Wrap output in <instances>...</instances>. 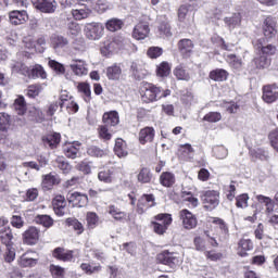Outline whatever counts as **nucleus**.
I'll use <instances>...</instances> for the list:
<instances>
[{
	"instance_id": "ddd939ff",
	"label": "nucleus",
	"mask_w": 278,
	"mask_h": 278,
	"mask_svg": "<svg viewBox=\"0 0 278 278\" xmlns=\"http://www.w3.org/2000/svg\"><path fill=\"white\" fill-rule=\"evenodd\" d=\"M40 239V230L34 226L29 227L24 233H23V240L25 244H28L33 247L38 242Z\"/></svg>"
},
{
	"instance_id": "13d9d810",
	"label": "nucleus",
	"mask_w": 278,
	"mask_h": 278,
	"mask_svg": "<svg viewBox=\"0 0 278 278\" xmlns=\"http://www.w3.org/2000/svg\"><path fill=\"white\" fill-rule=\"evenodd\" d=\"M236 207L244 210V207H249V194L242 193L236 198Z\"/></svg>"
},
{
	"instance_id": "4d7b16f0",
	"label": "nucleus",
	"mask_w": 278,
	"mask_h": 278,
	"mask_svg": "<svg viewBox=\"0 0 278 278\" xmlns=\"http://www.w3.org/2000/svg\"><path fill=\"white\" fill-rule=\"evenodd\" d=\"M222 119L223 115L220 114V112H208L203 117V121H205L206 123H218Z\"/></svg>"
},
{
	"instance_id": "7c9ffc66",
	"label": "nucleus",
	"mask_w": 278,
	"mask_h": 278,
	"mask_svg": "<svg viewBox=\"0 0 278 278\" xmlns=\"http://www.w3.org/2000/svg\"><path fill=\"white\" fill-rule=\"evenodd\" d=\"M212 223L219 228L222 240H227V238H229V227L227 226L225 220L218 217H214Z\"/></svg>"
},
{
	"instance_id": "f03ea898",
	"label": "nucleus",
	"mask_w": 278,
	"mask_h": 278,
	"mask_svg": "<svg viewBox=\"0 0 278 278\" xmlns=\"http://www.w3.org/2000/svg\"><path fill=\"white\" fill-rule=\"evenodd\" d=\"M201 201L204 208L212 212V210H216L220 203V193L216 190L204 191L201 195Z\"/></svg>"
},
{
	"instance_id": "603ef678",
	"label": "nucleus",
	"mask_w": 278,
	"mask_h": 278,
	"mask_svg": "<svg viewBox=\"0 0 278 278\" xmlns=\"http://www.w3.org/2000/svg\"><path fill=\"white\" fill-rule=\"evenodd\" d=\"M76 169L84 173V175H90L92 173V162L85 160L76 165Z\"/></svg>"
},
{
	"instance_id": "680f3d73",
	"label": "nucleus",
	"mask_w": 278,
	"mask_h": 278,
	"mask_svg": "<svg viewBox=\"0 0 278 278\" xmlns=\"http://www.w3.org/2000/svg\"><path fill=\"white\" fill-rule=\"evenodd\" d=\"M116 49V41H106L104 42V47L101 48L102 55H110L111 53H114V50Z\"/></svg>"
},
{
	"instance_id": "f704fd0d",
	"label": "nucleus",
	"mask_w": 278,
	"mask_h": 278,
	"mask_svg": "<svg viewBox=\"0 0 278 278\" xmlns=\"http://www.w3.org/2000/svg\"><path fill=\"white\" fill-rule=\"evenodd\" d=\"M179 154L184 160H192L194 157V148L190 143L181 144L179 147Z\"/></svg>"
},
{
	"instance_id": "1a4fd4ad",
	"label": "nucleus",
	"mask_w": 278,
	"mask_h": 278,
	"mask_svg": "<svg viewBox=\"0 0 278 278\" xmlns=\"http://www.w3.org/2000/svg\"><path fill=\"white\" fill-rule=\"evenodd\" d=\"M9 21L11 25H25L29 21V15L26 10H13L9 13Z\"/></svg>"
},
{
	"instance_id": "c85d7f7f",
	"label": "nucleus",
	"mask_w": 278,
	"mask_h": 278,
	"mask_svg": "<svg viewBox=\"0 0 278 278\" xmlns=\"http://www.w3.org/2000/svg\"><path fill=\"white\" fill-rule=\"evenodd\" d=\"M26 77L29 79H38V77L47 79V72H45V68L41 65H35L31 70L28 68Z\"/></svg>"
},
{
	"instance_id": "cd10ccee",
	"label": "nucleus",
	"mask_w": 278,
	"mask_h": 278,
	"mask_svg": "<svg viewBox=\"0 0 278 278\" xmlns=\"http://www.w3.org/2000/svg\"><path fill=\"white\" fill-rule=\"evenodd\" d=\"M78 92L81 94L86 103H90L92 100V91L90 90V85L87 83H79L77 86Z\"/></svg>"
},
{
	"instance_id": "37998d69",
	"label": "nucleus",
	"mask_w": 278,
	"mask_h": 278,
	"mask_svg": "<svg viewBox=\"0 0 278 278\" xmlns=\"http://www.w3.org/2000/svg\"><path fill=\"white\" fill-rule=\"evenodd\" d=\"M90 14H92V11H90V9L87 8L72 10V15L75 18V21H84V18H88Z\"/></svg>"
},
{
	"instance_id": "3c124183",
	"label": "nucleus",
	"mask_w": 278,
	"mask_h": 278,
	"mask_svg": "<svg viewBox=\"0 0 278 278\" xmlns=\"http://www.w3.org/2000/svg\"><path fill=\"white\" fill-rule=\"evenodd\" d=\"M80 269L86 275H94V273H101V265L92 266L90 263H81Z\"/></svg>"
},
{
	"instance_id": "9d476101",
	"label": "nucleus",
	"mask_w": 278,
	"mask_h": 278,
	"mask_svg": "<svg viewBox=\"0 0 278 278\" xmlns=\"http://www.w3.org/2000/svg\"><path fill=\"white\" fill-rule=\"evenodd\" d=\"M262 99L265 103H275L278 99V87L276 85L264 86Z\"/></svg>"
},
{
	"instance_id": "f8f14e48",
	"label": "nucleus",
	"mask_w": 278,
	"mask_h": 278,
	"mask_svg": "<svg viewBox=\"0 0 278 278\" xmlns=\"http://www.w3.org/2000/svg\"><path fill=\"white\" fill-rule=\"evenodd\" d=\"M155 205V197L153 194H143L138 202L137 212L138 214H144L149 207Z\"/></svg>"
},
{
	"instance_id": "412c9836",
	"label": "nucleus",
	"mask_w": 278,
	"mask_h": 278,
	"mask_svg": "<svg viewBox=\"0 0 278 278\" xmlns=\"http://www.w3.org/2000/svg\"><path fill=\"white\" fill-rule=\"evenodd\" d=\"M178 49L184 58H190L194 49V43L190 39H181L178 41Z\"/></svg>"
},
{
	"instance_id": "a18cd8bd",
	"label": "nucleus",
	"mask_w": 278,
	"mask_h": 278,
	"mask_svg": "<svg viewBox=\"0 0 278 278\" xmlns=\"http://www.w3.org/2000/svg\"><path fill=\"white\" fill-rule=\"evenodd\" d=\"M160 184L165 188H170L175 184V175L170 172H164L160 177Z\"/></svg>"
},
{
	"instance_id": "79ce46f5",
	"label": "nucleus",
	"mask_w": 278,
	"mask_h": 278,
	"mask_svg": "<svg viewBox=\"0 0 278 278\" xmlns=\"http://www.w3.org/2000/svg\"><path fill=\"white\" fill-rule=\"evenodd\" d=\"M52 47L56 51H60L61 49H65V47H68V39H66L64 36H54L52 38Z\"/></svg>"
},
{
	"instance_id": "a878e982",
	"label": "nucleus",
	"mask_w": 278,
	"mask_h": 278,
	"mask_svg": "<svg viewBox=\"0 0 278 278\" xmlns=\"http://www.w3.org/2000/svg\"><path fill=\"white\" fill-rule=\"evenodd\" d=\"M224 23L231 31L232 29H236V27H240V23H242V15H240V13H235L231 16L225 17Z\"/></svg>"
},
{
	"instance_id": "a211bd4d",
	"label": "nucleus",
	"mask_w": 278,
	"mask_h": 278,
	"mask_svg": "<svg viewBox=\"0 0 278 278\" xmlns=\"http://www.w3.org/2000/svg\"><path fill=\"white\" fill-rule=\"evenodd\" d=\"M156 25L161 36H172L170 24L168 23V17H166V15H159L156 17Z\"/></svg>"
},
{
	"instance_id": "8fccbe9b",
	"label": "nucleus",
	"mask_w": 278,
	"mask_h": 278,
	"mask_svg": "<svg viewBox=\"0 0 278 278\" xmlns=\"http://www.w3.org/2000/svg\"><path fill=\"white\" fill-rule=\"evenodd\" d=\"M54 164L56 168H60V170H62V173H64L65 175L68 174V172L73 168L68 161L64 160V157H58Z\"/></svg>"
},
{
	"instance_id": "6e6552de",
	"label": "nucleus",
	"mask_w": 278,
	"mask_h": 278,
	"mask_svg": "<svg viewBox=\"0 0 278 278\" xmlns=\"http://www.w3.org/2000/svg\"><path fill=\"white\" fill-rule=\"evenodd\" d=\"M67 201L73 207H86L88 205V195L81 192H70L67 193Z\"/></svg>"
},
{
	"instance_id": "bb28decb",
	"label": "nucleus",
	"mask_w": 278,
	"mask_h": 278,
	"mask_svg": "<svg viewBox=\"0 0 278 278\" xmlns=\"http://www.w3.org/2000/svg\"><path fill=\"white\" fill-rule=\"evenodd\" d=\"M0 240L5 247H12V240H14V235H12V228H10V226L4 227L0 230Z\"/></svg>"
},
{
	"instance_id": "f257e3e1",
	"label": "nucleus",
	"mask_w": 278,
	"mask_h": 278,
	"mask_svg": "<svg viewBox=\"0 0 278 278\" xmlns=\"http://www.w3.org/2000/svg\"><path fill=\"white\" fill-rule=\"evenodd\" d=\"M170 97V89H163L154 84L146 83L141 93V100L143 103H155L160 99H166Z\"/></svg>"
},
{
	"instance_id": "de8ad7c7",
	"label": "nucleus",
	"mask_w": 278,
	"mask_h": 278,
	"mask_svg": "<svg viewBox=\"0 0 278 278\" xmlns=\"http://www.w3.org/2000/svg\"><path fill=\"white\" fill-rule=\"evenodd\" d=\"M239 248L243 251L239 252L241 257L247 256V251H253V241L251 239H241L239 241Z\"/></svg>"
},
{
	"instance_id": "5701e85b",
	"label": "nucleus",
	"mask_w": 278,
	"mask_h": 278,
	"mask_svg": "<svg viewBox=\"0 0 278 278\" xmlns=\"http://www.w3.org/2000/svg\"><path fill=\"white\" fill-rule=\"evenodd\" d=\"M108 214L114 218V220H118L123 223V220H127V213L123 212L118 206L111 204L106 210Z\"/></svg>"
},
{
	"instance_id": "c03bdc74",
	"label": "nucleus",
	"mask_w": 278,
	"mask_h": 278,
	"mask_svg": "<svg viewBox=\"0 0 278 278\" xmlns=\"http://www.w3.org/2000/svg\"><path fill=\"white\" fill-rule=\"evenodd\" d=\"M34 220L37 225H42L47 229L53 227V218L49 215H37Z\"/></svg>"
},
{
	"instance_id": "4c0bfd02",
	"label": "nucleus",
	"mask_w": 278,
	"mask_h": 278,
	"mask_svg": "<svg viewBox=\"0 0 278 278\" xmlns=\"http://www.w3.org/2000/svg\"><path fill=\"white\" fill-rule=\"evenodd\" d=\"M227 77H229V73L223 68L213 70L210 73V79L213 81H227Z\"/></svg>"
},
{
	"instance_id": "20e7f679",
	"label": "nucleus",
	"mask_w": 278,
	"mask_h": 278,
	"mask_svg": "<svg viewBox=\"0 0 278 278\" xmlns=\"http://www.w3.org/2000/svg\"><path fill=\"white\" fill-rule=\"evenodd\" d=\"M35 10L42 14H54L58 10V1L55 0H30Z\"/></svg>"
},
{
	"instance_id": "f3484780",
	"label": "nucleus",
	"mask_w": 278,
	"mask_h": 278,
	"mask_svg": "<svg viewBox=\"0 0 278 278\" xmlns=\"http://www.w3.org/2000/svg\"><path fill=\"white\" fill-rule=\"evenodd\" d=\"M70 67L74 75H77V77H84L88 75V65H86V62L81 60H74Z\"/></svg>"
},
{
	"instance_id": "72a5a7b5",
	"label": "nucleus",
	"mask_w": 278,
	"mask_h": 278,
	"mask_svg": "<svg viewBox=\"0 0 278 278\" xmlns=\"http://www.w3.org/2000/svg\"><path fill=\"white\" fill-rule=\"evenodd\" d=\"M13 108L18 116H23L25 112H27V103L25 102V98L23 96H18L14 101Z\"/></svg>"
},
{
	"instance_id": "dca6fc26",
	"label": "nucleus",
	"mask_w": 278,
	"mask_h": 278,
	"mask_svg": "<svg viewBox=\"0 0 278 278\" xmlns=\"http://www.w3.org/2000/svg\"><path fill=\"white\" fill-rule=\"evenodd\" d=\"M34 255H36L34 252L24 253L18 260L20 266L22 268H34L38 264V258L34 257Z\"/></svg>"
},
{
	"instance_id": "5fc2aeb1",
	"label": "nucleus",
	"mask_w": 278,
	"mask_h": 278,
	"mask_svg": "<svg viewBox=\"0 0 278 278\" xmlns=\"http://www.w3.org/2000/svg\"><path fill=\"white\" fill-rule=\"evenodd\" d=\"M254 64L256 68H268L270 66V59L263 54L254 59Z\"/></svg>"
},
{
	"instance_id": "39448f33",
	"label": "nucleus",
	"mask_w": 278,
	"mask_h": 278,
	"mask_svg": "<svg viewBox=\"0 0 278 278\" xmlns=\"http://www.w3.org/2000/svg\"><path fill=\"white\" fill-rule=\"evenodd\" d=\"M157 262L160 264H164L165 266H169V268H177L179 264H181V260H179V255L175 252L163 251L157 255Z\"/></svg>"
},
{
	"instance_id": "6ab92c4d",
	"label": "nucleus",
	"mask_w": 278,
	"mask_h": 278,
	"mask_svg": "<svg viewBox=\"0 0 278 278\" xmlns=\"http://www.w3.org/2000/svg\"><path fill=\"white\" fill-rule=\"evenodd\" d=\"M52 205L56 216H64V214H66V198H64V195H56L52 200Z\"/></svg>"
},
{
	"instance_id": "69168bd1",
	"label": "nucleus",
	"mask_w": 278,
	"mask_h": 278,
	"mask_svg": "<svg viewBox=\"0 0 278 278\" xmlns=\"http://www.w3.org/2000/svg\"><path fill=\"white\" fill-rule=\"evenodd\" d=\"M24 47L25 49H28V51L38 52V48L36 47V40L31 37H25L24 40Z\"/></svg>"
},
{
	"instance_id": "bf43d9fd",
	"label": "nucleus",
	"mask_w": 278,
	"mask_h": 278,
	"mask_svg": "<svg viewBox=\"0 0 278 278\" xmlns=\"http://www.w3.org/2000/svg\"><path fill=\"white\" fill-rule=\"evenodd\" d=\"M87 154L90 155V157H103L105 151L97 146H91L87 149Z\"/></svg>"
},
{
	"instance_id": "b1692460",
	"label": "nucleus",
	"mask_w": 278,
	"mask_h": 278,
	"mask_svg": "<svg viewBox=\"0 0 278 278\" xmlns=\"http://www.w3.org/2000/svg\"><path fill=\"white\" fill-rule=\"evenodd\" d=\"M164 223L165 225L157 224V222H152L154 233H157L159 236H164V233H166V231L168 230V227H170V225L173 224V217L167 216L164 219Z\"/></svg>"
},
{
	"instance_id": "e2e57ef3",
	"label": "nucleus",
	"mask_w": 278,
	"mask_h": 278,
	"mask_svg": "<svg viewBox=\"0 0 278 278\" xmlns=\"http://www.w3.org/2000/svg\"><path fill=\"white\" fill-rule=\"evenodd\" d=\"M66 224L73 227L75 231H78V233H84V225L76 218H67Z\"/></svg>"
},
{
	"instance_id": "4468645a",
	"label": "nucleus",
	"mask_w": 278,
	"mask_h": 278,
	"mask_svg": "<svg viewBox=\"0 0 278 278\" xmlns=\"http://www.w3.org/2000/svg\"><path fill=\"white\" fill-rule=\"evenodd\" d=\"M149 31H151L149 24L141 22L134 27L132 38L135 40H144L149 36Z\"/></svg>"
},
{
	"instance_id": "ea45409f",
	"label": "nucleus",
	"mask_w": 278,
	"mask_h": 278,
	"mask_svg": "<svg viewBox=\"0 0 278 278\" xmlns=\"http://www.w3.org/2000/svg\"><path fill=\"white\" fill-rule=\"evenodd\" d=\"M170 75V64L166 61H163L161 64L156 66V77H168Z\"/></svg>"
},
{
	"instance_id": "e433bc0d",
	"label": "nucleus",
	"mask_w": 278,
	"mask_h": 278,
	"mask_svg": "<svg viewBox=\"0 0 278 278\" xmlns=\"http://www.w3.org/2000/svg\"><path fill=\"white\" fill-rule=\"evenodd\" d=\"M255 199L257 203H261V205H265V214L266 212H271L275 207V201H273V199H270L269 197L257 194L255 195Z\"/></svg>"
},
{
	"instance_id": "49530a36",
	"label": "nucleus",
	"mask_w": 278,
	"mask_h": 278,
	"mask_svg": "<svg viewBox=\"0 0 278 278\" xmlns=\"http://www.w3.org/2000/svg\"><path fill=\"white\" fill-rule=\"evenodd\" d=\"M12 73H18L20 75H23L24 77H27L29 75V67L27 65L21 63V62H14L11 65Z\"/></svg>"
},
{
	"instance_id": "7ed1b4c3",
	"label": "nucleus",
	"mask_w": 278,
	"mask_h": 278,
	"mask_svg": "<svg viewBox=\"0 0 278 278\" xmlns=\"http://www.w3.org/2000/svg\"><path fill=\"white\" fill-rule=\"evenodd\" d=\"M263 34L268 41L277 38V20L273 16H267L263 22Z\"/></svg>"
},
{
	"instance_id": "6e6d98bb",
	"label": "nucleus",
	"mask_w": 278,
	"mask_h": 278,
	"mask_svg": "<svg viewBox=\"0 0 278 278\" xmlns=\"http://www.w3.org/2000/svg\"><path fill=\"white\" fill-rule=\"evenodd\" d=\"M130 71L134 75V77H136V79H144V75H147V72L140 68V65H138V63L132 62L130 65Z\"/></svg>"
},
{
	"instance_id": "58836bf2",
	"label": "nucleus",
	"mask_w": 278,
	"mask_h": 278,
	"mask_svg": "<svg viewBox=\"0 0 278 278\" xmlns=\"http://www.w3.org/2000/svg\"><path fill=\"white\" fill-rule=\"evenodd\" d=\"M139 184H151V179H153V174H151V169L147 167H142L137 176Z\"/></svg>"
},
{
	"instance_id": "052dcab7",
	"label": "nucleus",
	"mask_w": 278,
	"mask_h": 278,
	"mask_svg": "<svg viewBox=\"0 0 278 278\" xmlns=\"http://www.w3.org/2000/svg\"><path fill=\"white\" fill-rule=\"evenodd\" d=\"M48 64L50 68H52V71H55V73H59L60 75H64V73H66V68L64 67V64L55 60H50Z\"/></svg>"
},
{
	"instance_id": "2eb2a0df",
	"label": "nucleus",
	"mask_w": 278,
	"mask_h": 278,
	"mask_svg": "<svg viewBox=\"0 0 278 278\" xmlns=\"http://www.w3.org/2000/svg\"><path fill=\"white\" fill-rule=\"evenodd\" d=\"M155 140V128L147 126L139 131L140 144H147Z\"/></svg>"
},
{
	"instance_id": "4be33fe9",
	"label": "nucleus",
	"mask_w": 278,
	"mask_h": 278,
	"mask_svg": "<svg viewBox=\"0 0 278 278\" xmlns=\"http://www.w3.org/2000/svg\"><path fill=\"white\" fill-rule=\"evenodd\" d=\"M102 121L106 127H116L121 123V117L118 116V112L111 111L103 114Z\"/></svg>"
},
{
	"instance_id": "774afa93",
	"label": "nucleus",
	"mask_w": 278,
	"mask_h": 278,
	"mask_svg": "<svg viewBox=\"0 0 278 278\" xmlns=\"http://www.w3.org/2000/svg\"><path fill=\"white\" fill-rule=\"evenodd\" d=\"M269 141L273 149H275V151L278 152V129H275L271 132H269Z\"/></svg>"
},
{
	"instance_id": "0eeeda50",
	"label": "nucleus",
	"mask_w": 278,
	"mask_h": 278,
	"mask_svg": "<svg viewBox=\"0 0 278 278\" xmlns=\"http://www.w3.org/2000/svg\"><path fill=\"white\" fill-rule=\"evenodd\" d=\"M179 218L182 223L184 229H194L198 225L197 216L187 208H184L179 212Z\"/></svg>"
},
{
	"instance_id": "c756f323",
	"label": "nucleus",
	"mask_w": 278,
	"mask_h": 278,
	"mask_svg": "<svg viewBox=\"0 0 278 278\" xmlns=\"http://www.w3.org/2000/svg\"><path fill=\"white\" fill-rule=\"evenodd\" d=\"M56 184H60L58 179V175L55 174H47L43 176L42 179V189L43 190H51Z\"/></svg>"
},
{
	"instance_id": "423d86ee",
	"label": "nucleus",
	"mask_w": 278,
	"mask_h": 278,
	"mask_svg": "<svg viewBox=\"0 0 278 278\" xmlns=\"http://www.w3.org/2000/svg\"><path fill=\"white\" fill-rule=\"evenodd\" d=\"M85 34L88 40H99L103 36V26L97 22L85 25Z\"/></svg>"
},
{
	"instance_id": "393cba45",
	"label": "nucleus",
	"mask_w": 278,
	"mask_h": 278,
	"mask_svg": "<svg viewBox=\"0 0 278 278\" xmlns=\"http://www.w3.org/2000/svg\"><path fill=\"white\" fill-rule=\"evenodd\" d=\"M53 257L61 260V262H72L73 261V251H65L63 248H55L53 251Z\"/></svg>"
},
{
	"instance_id": "0e129e2a",
	"label": "nucleus",
	"mask_w": 278,
	"mask_h": 278,
	"mask_svg": "<svg viewBox=\"0 0 278 278\" xmlns=\"http://www.w3.org/2000/svg\"><path fill=\"white\" fill-rule=\"evenodd\" d=\"M265 214L270 225H278V207L274 206L270 212H266Z\"/></svg>"
},
{
	"instance_id": "9b49d317",
	"label": "nucleus",
	"mask_w": 278,
	"mask_h": 278,
	"mask_svg": "<svg viewBox=\"0 0 278 278\" xmlns=\"http://www.w3.org/2000/svg\"><path fill=\"white\" fill-rule=\"evenodd\" d=\"M79 149H81V143L79 141L65 143L63 146V153L70 160H77L79 155Z\"/></svg>"
},
{
	"instance_id": "c9c22d12",
	"label": "nucleus",
	"mask_w": 278,
	"mask_h": 278,
	"mask_svg": "<svg viewBox=\"0 0 278 278\" xmlns=\"http://www.w3.org/2000/svg\"><path fill=\"white\" fill-rule=\"evenodd\" d=\"M121 75H123V70L121 65L114 64L106 68V77L112 80L121 79Z\"/></svg>"
},
{
	"instance_id": "473e14b6",
	"label": "nucleus",
	"mask_w": 278,
	"mask_h": 278,
	"mask_svg": "<svg viewBox=\"0 0 278 278\" xmlns=\"http://www.w3.org/2000/svg\"><path fill=\"white\" fill-rule=\"evenodd\" d=\"M173 73L179 81H190V72L184 65H177Z\"/></svg>"
},
{
	"instance_id": "09e8293b",
	"label": "nucleus",
	"mask_w": 278,
	"mask_h": 278,
	"mask_svg": "<svg viewBox=\"0 0 278 278\" xmlns=\"http://www.w3.org/2000/svg\"><path fill=\"white\" fill-rule=\"evenodd\" d=\"M213 155L216 160H225L229 155V150L225 146H215L213 148Z\"/></svg>"
},
{
	"instance_id": "aec40b11",
	"label": "nucleus",
	"mask_w": 278,
	"mask_h": 278,
	"mask_svg": "<svg viewBox=\"0 0 278 278\" xmlns=\"http://www.w3.org/2000/svg\"><path fill=\"white\" fill-rule=\"evenodd\" d=\"M61 140L62 135H60V132H53L42 138L45 147H49V149H58V144H60Z\"/></svg>"
},
{
	"instance_id": "338daca9",
	"label": "nucleus",
	"mask_w": 278,
	"mask_h": 278,
	"mask_svg": "<svg viewBox=\"0 0 278 278\" xmlns=\"http://www.w3.org/2000/svg\"><path fill=\"white\" fill-rule=\"evenodd\" d=\"M50 273L54 278H64V268L58 265H50Z\"/></svg>"
},
{
	"instance_id": "864d4df0",
	"label": "nucleus",
	"mask_w": 278,
	"mask_h": 278,
	"mask_svg": "<svg viewBox=\"0 0 278 278\" xmlns=\"http://www.w3.org/2000/svg\"><path fill=\"white\" fill-rule=\"evenodd\" d=\"M123 28V21L118 18H112L106 22V29L109 31H118V29Z\"/></svg>"
},
{
	"instance_id": "2f4dec72",
	"label": "nucleus",
	"mask_w": 278,
	"mask_h": 278,
	"mask_svg": "<svg viewBox=\"0 0 278 278\" xmlns=\"http://www.w3.org/2000/svg\"><path fill=\"white\" fill-rule=\"evenodd\" d=\"M115 155L117 157H127L129 152L127 151V143L123 139H117L114 147Z\"/></svg>"
},
{
	"instance_id": "a19ab883",
	"label": "nucleus",
	"mask_w": 278,
	"mask_h": 278,
	"mask_svg": "<svg viewBox=\"0 0 278 278\" xmlns=\"http://www.w3.org/2000/svg\"><path fill=\"white\" fill-rule=\"evenodd\" d=\"M225 60L236 71L242 68V59H240V56H237L236 54H226Z\"/></svg>"
}]
</instances>
